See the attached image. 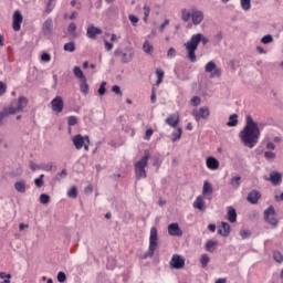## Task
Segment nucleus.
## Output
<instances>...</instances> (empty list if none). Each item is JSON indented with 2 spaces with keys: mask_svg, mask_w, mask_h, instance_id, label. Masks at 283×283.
Masks as SVG:
<instances>
[{
  "mask_svg": "<svg viewBox=\"0 0 283 283\" xmlns=\"http://www.w3.org/2000/svg\"><path fill=\"white\" fill-rule=\"evenodd\" d=\"M172 143H176V140H180L182 138V128H178L177 132L172 133Z\"/></svg>",
  "mask_w": 283,
  "mask_h": 283,
  "instance_id": "58836bf2",
  "label": "nucleus"
},
{
  "mask_svg": "<svg viewBox=\"0 0 283 283\" xmlns=\"http://www.w3.org/2000/svg\"><path fill=\"white\" fill-rule=\"evenodd\" d=\"M1 280H11L12 274H7L6 272H0Z\"/></svg>",
  "mask_w": 283,
  "mask_h": 283,
  "instance_id": "680f3d73",
  "label": "nucleus"
},
{
  "mask_svg": "<svg viewBox=\"0 0 283 283\" xmlns=\"http://www.w3.org/2000/svg\"><path fill=\"white\" fill-rule=\"evenodd\" d=\"M149 150L144 151V156L134 164L136 180L147 178V170L145 168L149 165Z\"/></svg>",
  "mask_w": 283,
  "mask_h": 283,
  "instance_id": "7ed1b4c3",
  "label": "nucleus"
},
{
  "mask_svg": "<svg viewBox=\"0 0 283 283\" xmlns=\"http://www.w3.org/2000/svg\"><path fill=\"white\" fill-rule=\"evenodd\" d=\"M275 208L273 206H270L266 210H264V220L268 222V224H271L272 227H277L279 221L275 217Z\"/></svg>",
  "mask_w": 283,
  "mask_h": 283,
  "instance_id": "6e6552de",
  "label": "nucleus"
},
{
  "mask_svg": "<svg viewBox=\"0 0 283 283\" xmlns=\"http://www.w3.org/2000/svg\"><path fill=\"white\" fill-rule=\"evenodd\" d=\"M156 249H158V229L153 227L150 229L149 250L144 254L143 260H147V258H154Z\"/></svg>",
  "mask_w": 283,
  "mask_h": 283,
  "instance_id": "20e7f679",
  "label": "nucleus"
},
{
  "mask_svg": "<svg viewBox=\"0 0 283 283\" xmlns=\"http://www.w3.org/2000/svg\"><path fill=\"white\" fill-rule=\"evenodd\" d=\"M67 281V275H65V272H59L57 273V282L63 283Z\"/></svg>",
  "mask_w": 283,
  "mask_h": 283,
  "instance_id": "de8ad7c7",
  "label": "nucleus"
},
{
  "mask_svg": "<svg viewBox=\"0 0 283 283\" xmlns=\"http://www.w3.org/2000/svg\"><path fill=\"white\" fill-rule=\"evenodd\" d=\"M73 74L74 76L80 78V81H87V77L85 76V74H83V71L78 66H75L73 69Z\"/></svg>",
  "mask_w": 283,
  "mask_h": 283,
  "instance_id": "cd10ccee",
  "label": "nucleus"
},
{
  "mask_svg": "<svg viewBox=\"0 0 283 283\" xmlns=\"http://www.w3.org/2000/svg\"><path fill=\"white\" fill-rule=\"evenodd\" d=\"M227 218L231 223L238 222V212L235 211V208H233L232 206L228 207Z\"/></svg>",
  "mask_w": 283,
  "mask_h": 283,
  "instance_id": "6ab92c4d",
  "label": "nucleus"
},
{
  "mask_svg": "<svg viewBox=\"0 0 283 283\" xmlns=\"http://www.w3.org/2000/svg\"><path fill=\"white\" fill-rule=\"evenodd\" d=\"M192 116L197 123H200L201 118L207 120V118L211 116V112H209V107L202 106L199 108V111H192Z\"/></svg>",
  "mask_w": 283,
  "mask_h": 283,
  "instance_id": "1a4fd4ad",
  "label": "nucleus"
},
{
  "mask_svg": "<svg viewBox=\"0 0 283 283\" xmlns=\"http://www.w3.org/2000/svg\"><path fill=\"white\" fill-rule=\"evenodd\" d=\"M154 136V129L148 128L145 133V140H149Z\"/></svg>",
  "mask_w": 283,
  "mask_h": 283,
  "instance_id": "bf43d9fd",
  "label": "nucleus"
},
{
  "mask_svg": "<svg viewBox=\"0 0 283 283\" xmlns=\"http://www.w3.org/2000/svg\"><path fill=\"white\" fill-rule=\"evenodd\" d=\"M241 180H242V177L241 176H237V177H232L230 179V185L233 189H238L241 185Z\"/></svg>",
  "mask_w": 283,
  "mask_h": 283,
  "instance_id": "c85d7f7f",
  "label": "nucleus"
},
{
  "mask_svg": "<svg viewBox=\"0 0 283 283\" xmlns=\"http://www.w3.org/2000/svg\"><path fill=\"white\" fill-rule=\"evenodd\" d=\"M67 123L70 127H74V125L78 123V118H76V116H70L67 118Z\"/></svg>",
  "mask_w": 283,
  "mask_h": 283,
  "instance_id": "49530a36",
  "label": "nucleus"
},
{
  "mask_svg": "<svg viewBox=\"0 0 283 283\" xmlns=\"http://www.w3.org/2000/svg\"><path fill=\"white\" fill-rule=\"evenodd\" d=\"M211 193H213V187H211V184L209 181H205L202 188V196H211Z\"/></svg>",
  "mask_w": 283,
  "mask_h": 283,
  "instance_id": "393cba45",
  "label": "nucleus"
},
{
  "mask_svg": "<svg viewBox=\"0 0 283 283\" xmlns=\"http://www.w3.org/2000/svg\"><path fill=\"white\" fill-rule=\"evenodd\" d=\"M191 19V12H189L187 9H181V21L185 23L189 22Z\"/></svg>",
  "mask_w": 283,
  "mask_h": 283,
  "instance_id": "72a5a7b5",
  "label": "nucleus"
},
{
  "mask_svg": "<svg viewBox=\"0 0 283 283\" xmlns=\"http://www.w3.org/2000/svg\"><path fill=\"white\" fill-rule=\"evenodd\" d=\"M67 32L76 36V23L71 22L67 28Z\"/></svg>",
  "mask_w": 283,
  "mask_h": 283,
  "instance_id": "c03bdc74",
  "label": "nucleus"
},
{
  "mask_svg": "<svg viewBox=\"0 0 283 283\" xmlns=\"http://www.w3.org/2000/svg\"><path fill=\"white\" fill-rule=\"evenodd\" d=\"M51 60H52V56L50 55V53H43L41 55V61H43L44 63H50Z\"/></svg>",
  "mask_w": 283,
  "mask_h": 283,
  "instance_id": "864d4df0",
  "label": "nucleus"
},
{
  "mask_svg": "<svg viewBox=\"0 0 283 283\" xmlns=\"http://www.w3.org/2000/svg\"><path fill=\"white\" fill-rule=\"evenodd\" d=\"M29 167L32 171H34L35 169H41V166L36 165L34 161H30Z\"/></svg>",
  "mask_w": 283,
  "mask_h": 283,
  "instance_id": "e2e57ef3",
  "label": "nucleus"
},
{
  "mask_svg": "<svg viewBox=\"0 0 283 283\" xmlns=\"http://www.w3.org/2000/svg\"><path fill=\"white\" fill-rule=\"evenodd\" d=\"M241 8L245 12H249L251 10V0H241Z\"/></svg>",
  "mask_w": 283,
  "mask_h": 283,
  "instance_id": "ea45409f",
  "label": "nucleus"
},
{
  "mask_svg": "<svg viewBox=\"0 0 283 283\" xmlns=\"http://www.w3.org/2000/svg\"><path fill=\"white\" fill-rule=\"evenodd\" d=\"M214 41L217 43H220V41H222V32H218L216 35H214Z\"/></svg>",
  "mask_w": 283,
  "mask_h": 283,
  "instance_id": "774afa93",
  "label": "nucleus"
},
{
  "mask_svg": "<svg viewBox=\"0 0 283 283\" xmlns=\"http://www.w3.org/2000/svg\"><path fill=\"white\" fill-rule=\"evenodd\" d=\"M7 90H8V85H6V83L3 82H0V96H3Z\"/></svg>",
  "mask_w": 283,
  "mask_h": 283,
  "instance_id": "13d9d810",
  "label": "nucleus"
},
{
  "mask_svg": "<svg viewBox=\"0 0 283 283\" xmlns=\"http://www.w3.org/2000/svg\"><path fill=\"white\" fill-rule=\"evenodd\" d=\"M205 70L208 74H211L212 78H216V76L220 78L222 76V69L218 67L213 61L208 62Z\"/></svg>",
  "mask_w": 283,
  "mask_h": 283,
  "instance_id": "0eeeda50",
  "label": "nucleus"
},
{
  "mask_svg": "<svg viewBox=\"0 0 283 283\" xmlns=\"http://www.w3.org/2000/svg\"><path fill=\"white\" fill-rule=\"evenodd\" d=\"M143 10H144V19H143V21H144V23H147V21H149V14H151V8H149L148 4H145Z\"/></svg>",
  "mask_w": 283,
  "mask_h": 283,
  "instance_id": "473e14b6",
  "label": "nucleus"
},
{
  "mask_svg": "<svg viewBox=\"0 0 283 283\" xmlns=\"http://www.w3.org/2000/svg\"><path fill=\"white\" fill-rule=\"evenodd\" d=\"M160 165H163V163L160 161V158L154 157L153 167H156V171H158V169H160Z\"/></svg>",
  "mask_w": 283,
  "mask_h": 283,
  "instance_id": "09e8293b",
  "label": "nucleus"
},
{
  "mask_svg": "<svg viewBox=\"0 0 283 283\" xmlns=\"http://www.w3.org/2000/svg\"><path fill=\"white\" fill-rule=\"evenodd\" d=\"M179 117L176 115H170L167 119H166V124L169 125L170 127H178V123H179Z\"/></svg>",
  "mask_w": 283,
  "mask_h": 283,
  "instance_id": "5701e85b",
  "label": "nucleus"
},
{
  "mask_svg": "<svg viewBox=\"0 0 283 283\" xmlns=\"http://www.w3.org/2000/svg\"><path fill=\"white\" fill-rule=\"evenodd\" d=\"M105 85H107L106 82H102V84L99 85V88H98L99 96H105V92H106Z\"/></svg>",
  "mask_w": 283,
  "mask_h": 283,
  "instance_id": "603ef678",
  "label": "nucleus"
},
{
  "mask_svg": "<svg viewBox=\"0 0 283 283\" xmlns=\"http://www.w3.org/2000/svg\"><path fill=\"white\" fill-rule=\"evenodd\" d=\"M112 92H114L115 94H117L118 96H123V92L120 91V86L118 85H114L112 87Z\"/></svg>",
  "mask_w": 283,
  "mask_h": 283,
  "instance_id": "4d7b16f0",
  "label": "nucleus"
},
{
  "mask_svg": "<svg viewBox=\"0 0 283 283\" xmlns=\"http://www.w3.org/2000/svg\"><path fill=\"white\" fill-rule=\"evenodd\" d=\"M200 42L202 45H207L209 43V40L205 34L197 33L193 34L188 42H186L184 45L186 48V51L188 52V59L190 63H196L198 61V57L196 56V51L198 50V45H200Z\"/></svg>",
  "mask_w": 283,
  "mask_h": 283,
  "instance_id": "f03ea898",
  "label": "nucleus"
},
{
  "mask_svg": "<svg viewBox=\"0 0 283 283\" xmlns=\"http://www.w3.org/2000/svg\"><path fill=\"white\" fill-rule=\"evenodd\" d=\"M12 113H10V108H4L0 112V127L3 125V118H8Z\"/></svg>",
  "mask_w": 283,
  "mask_h": 283,
  "instance_id": "f704fd0d",
  "label": "nucleus"
},
{
  "mask_svg": "<svg viewBox=\"0 0 283 283\" xmlns=\"http://www.w3.org/2000/svg\"><path fill=\"white\" fill-rule=\"evenodd\" d=\"M104 45H105V50H106L107 52L112 51V49L114 48V44L111 43V42L107 41V40H104Z\"/></svg>",
  "mask_w": 283,
  "mask_h": 283,
  "instance_id": "052dcab7",
  "label": "nucleus"
},
{
  "mask_svg": "<svg viewBox=\"0 0 283 283\" xmlns=\"http://www.w3.org/2000/svg\"><path fill=\"white\" fill-rule=\"evenodd\" d=\"M169 264L172 269H185V260L179 254H174Z\"/></svg>",
  "mask_w": 283,
  "mask_h": 283,
  "instance_id": "2eb2a0df",
  "label": "nucleus"
},
{
  "mask_svg": "<svg viewBox=\"0 0 283 283\" xmlns=\"http://www.w3.org/2000/svg\"><path fill=\"white\" fill-rule=\"evenodd\" d=\"M240 235H241L242 240H247V238H251V231H249V230H241L240 231Z\"/></svg>",
  "mask_w": 283,
  "mask_h": 283,
  "instance_id": "3c124183",
  "label": "nucleus"
},
{
  "mask_svg": "<svg viewBox=\"0 0 283 283\" xmlns=\"http://www.w3.org/2000/svg\"><path fill=\"white\" fill-rule=\"evenodd\" d=\"M238 125V114H232L229 116V120L227 123L228 127H235Z\"/></svg>",
  "mask_w": 283,
  "mask_h": 283,
  "instance_id": "c756f323",
  "label": "nucleus"
},
{
  "mask_svg": "<svg viewBox=\"0 0 283 283\" xmlns=\"http://www.w3.org/2000/svg\"><path fill=\"white\" fill-rule=\"evenodd\" d=\"M219 235L223 238H229L231 234V226L224 221L221 222V229L218 230Z\"/></svg>",
  "mask_w": 283,
  "mask_h": 283,
  "instance_id": "a211bd4d",
  "label": "nucleus"
},
{
  "mask_svg": "<svg viewBox=\"0 0 283 283\" xmlns=\"http://www.w3.org/2000/svg\"><path fill=\"white\" fill-rule=\"evenodd\" d=\"M150 103H156V88L153 87L150 95Z\"/></svg>",
  "mask_w": 283,
  "mask_h": 283,
  "instance_id": "69168bd1",
  "label": "nucleus"
},
{
  "mask_svg": "<svg viewBox=\"0 0 283 283\" xmlns=\"http://www.w3.org/2000/svg\"><path fill=\"white\" fill-rule=\"evenodd\" d=\"M192 206L195 209H198L199 211H205V200H202L200 196L197 197Z\"/></svg>",
  "mask_w": 283,
  "mask_h": 283,
  "instance_id": "a878e982",
  "label": "nucleus"
},
{
  "mask_svg": "<svg viewBox=\"0 0 283 283\" xmlns=\"http://www.w3.org/2000/svg\"><path fill=\"white\" fill-rule=\"evenodd\" d=\"M98 34H103V30H101V28H96V27H94V24H91L87 28L86 36L88 39H96V36H98Z\"/></svg>",
  "mask_w": 283,
  "mask_h": 283,
  "instance_id": "f3484780",
  "label": "nucleus"
},
{
  "mask_svg": "<svg viewBox=\"0 0 283 283\" xmlns=\"http://www.w3.org/2000/svg\"><path fill=\"white\" fill-rule=\"evenodd\" d=\"M156 74L158 78H165V71L163 69H156Z\"/></svg>",
  "mask_w": 283,
  "mask_h": 283,
  "instance_id": "0e129e2a",
  "label": "nucleus"
},
{
  "mask_svg": "<svg viewBox=\"0 0 283 283\" xmlns=\"http://www.w3.org/2000/svg\"><path fill=\"white\" fill-rule=\"evenodd\" d=\"M206 165L208 169H219L220 168V161H218L214 157H208L206 160Z\"/></svg>",
  "mask_w": 283,
  "mask_h": 283,
  "instance_id": "aec40b11",
  "label": "nucleus"
},
{
  "mask_svg": "<svg viewBox=\"0 0 283 283\" xmlns=\"http://www.w3.org/2000/svg\"><path fill=\"white\" fill-rule=\"evenodd\" d=\"M23 23V14H21V11L15 10L13 13V20H12V29L14 32H19L21 30V24Z\"/></svg>",
  "mask_w": 283,
  "mask_h": 283,
  "instance_id": "9b49d317",
  "label": "nucleus"
},
{
  "mask_svg": "<svg viewBox=\"0 0 283 283\" xmlns=\"http://www.w3.org/2000/svg\"><path fill=\"white\" fill-rule=\"evenodd\" d=\"M25 180H20L14 184V189L18 193H25Z\"/></svg>",
  "mask_w": 283,
  "mask_h": 283,
  "instance_id": "b1692460",
  "label": "nucleus"
},
{
  "mask_svg": "<svg viewBox=\"0 0 283 283\" xmlns=\"http://www.w3.org/2000/svg\"><path fill=\"white\" fill-rule=\"evenodd\" d=\"M266 180H271L272 185L277 186L280 182H282V174L273 171L270 174V178Z\"/></svg>",
  "mask_w": 283,
  "mask_h": 283,
  "instance_id": "412c9836",
  "label": "nucleus"
},
{
  "mask_svg": "<svg viewBox=\"0 0 283 283\" xmlns=\"http://www.w3.org/2000/svg\"><path fill=\"white\" fill-rule=\"evenodd\" d=\"M216 247H218V241L208 240L206 243V251L213 253V251H216Z\"/></svg>",
  "mask_w": 283,
  "mask_h": 283,
  "instance_id": "bb28decb",
  "label": "nucleus"
},
{
  "mask_svg": "<svg viewBox=\"0 0 283 283\" xmlns=\"http://www.w3.org/2000/svg\"><path fill=\"white\" fill-rule=\"evenodd\" d=\"M247 200L248 202H251V205H258V200H260V193L258 190H252L249 192Z\"/></svg>",
  "mask_w": 283,
  "mask_h": 283,
  "instance_id": "4be33fe9",
  "label": "nucleus"
},
{
  "mask_svg": "<svg viewBox=\"0 0 283 283\" xmlns=\"http://www.w3.org/2000/svg\"><path fill=\"white\" fill-rule=\"evenodd\" d=\"M143 50L146 54H154V45L149 41L144 42Z\"/></svg>",
  "mask_w": 283,
  "mask_h": 283,
  "instance_id": "7c9ffc66",
  "label": "nucleus"
},
{
  "mask_svg": "<svg viewBox=\"0 0 283 283\" xmlns=\"http://www.w3.org/2000/svg\"><path fill=\"white\" fill-rule=\"evenodd\" d=\"M209 262H210L209 254H202L200 256V264H201L202 269H207Z\"/></svg>",
  "mask_w": 283,
  "mask_h": 283,
  "instance_id": "c9c22d12",
  "label": "nucleus"
},
{
  "mask_svg": "<svg viewBox=\"0 0 283 283\" xmlns=\"http://www.w3.org/2000/svg\"><path fill=\"white\" fill-rule=\"evenodd\" d=\"M264 158H266V160H273L275 158V153H273V151H265L264 153Z\"/></svg>",
  "mask_w": 283,
  "mask_h": 283,
  "instance_id": "6e6d98bb",
  "label": "nucleus"
},
{
  "mask_svg": "<svg viewBox=\"0 0 283 283\" xmlns=\"http://www.w3.org/2000/svg\"><path fill=\"white\" fill-rule=\"evenodd\" d=\"M76 44L74 42H67L64 44V52H75Z\"/></svg>",
  "mask_w": 283,
  "mask_h": 283,
  "instance_id": "e433bc0d",
  "label": "nucleus"
},
{
  "mask_svg": "<svg viewBox=\"0 0 283 283\" xmlns=\"http://www.w3.org/2000/svg\"><path fill=\"white\" fill-rule=\"evenodd\" d=\"M73 145L75 149H85V151H90V136L77 134L73 138Z\"/></svg>",
  "mask_w": 283,
  "mask_h": 283,
  "instance_id": "423d86ee",
  "label": "nucleus"
},
{
  "mask_svg": "<svg viewBox=\"0 0 283 283\" xmlns=\"http://www.w3.org/2000/svg\"><path fill=\"white\" fill-rule=\"evenodd\" d=\"M200 103H201L200 96H193L191 98V104L193 105V107H198V105H200Z\"/></svg>",
  "mask_w": 283,
  "mask_h": 283,
  "instance_id": "5fc2aeb1",
  "label": "nucleus"
},
{
  "mask_svg": "<svg viewBox=\"0 0 283 283\" xmlns=\"http://www.w3.org/2000/svg\"><path fill=\"white\" fill-rule=\"evenodd\" d=\"M114 54L120 59V63H132V61H134V56H136V52L132 46L125 48L124 50L116 49Z\"/></svg>",
  "mask_w": 283,
  "mask_h": 283,
  "instance_id": "39448f33",
  "label": "nucleus"
},
{
  "mask_svg": "<svg viewBox=\"0 0 283 283\" xmlns=\"http://www.w3.org/2000/svg\"><path fill=\"white\" fill-rule=\"evenodd\" d=\"M191 20L193 25H200L205 21V12L196 8L191 9Z\"/></svg>",
  "mask_w": 283,
  "mask_h": 283,
  "instance_id": "ddd939ff",
  "label": "nucleus"
},
{
  "mask_svg": "<svg viewBox=\"0 0 283 283\" xmlns=\"http://www.w3.org/2000/svg\"><path fill=\"white\" fill-rule=\"evenodd\" d=\"M40 202L42 205H48L50 202V195L42 193L40 196Z\"/></svg>",
  "mask_w": 283,
  "mask_h": 283,
  "instance_id": "a18cd8bd",
  "label": "nucleus"
},
{
  "mask_svg": "<svg viewBox=\"0 0 283 283\" xmlns=\"http://www.w3.org/2000/svg\"><path fill=\"white\" fill-rule=\"evenodd\" d=\"M43 178H45V175H40L39 178L34 179V185L39 189H41V187H43Z\"/></svg>",
  "mask_w": 283,
  "mask_h": 283,
  "instance_id": "37998d69",
  "label": "nucleus"
},
{
  "mask_svg": "<svg viewBox=\"0 0 283 283\" xmlns=\"http://www.w3.org/2000/svg\"><path fill=\"white\" fill-rule=\"evenodd\" d=\"M25 107H28V97L22 95L18 98L17 107L10 106L9 111L10 114H17V112H23Z\"/></svg>",
  "mask_w": 283,
  "mask_h": 283,
  "instance_id": "9d476101",
  "label": "nucleus"
},
{
  "mask_svg": "<svg viewBox=\"0 0 283 283\" xmlns=\"http://www.w3.org/2000/svg\"><path fill=\"white\" fill-rule=\"evenodd\" d=\"M168 233L175 238H182V229L177 222L168 226Z\"/></svg>",
  "mask_w": 283,
  "mask_h": 283,
  "instance_id": "dca6fc26",
  "label": "nucleus"
},
{
  "mask_svg": "<svg viewBox=\"0 0 283 283\" xmlns=\"http://www.w3.org/2000/svg\"><path fill=\"white\" fill-rule=\"evenodd\" d=\"M273 258H274L275 262H277L279 264H282V262H283L282 252H280V251H274Z\"/></svg>",
  "mask_w": 283,
  "mask_h": 283,
  "instance_id": "a19ab883",
  "label": "nucleus"
},
{
  "mask_svg": "<svg viewBox=\"0 0 283 283\" xmlns=\"http://www.w3.org/2000/svg\"><path fill=\"white\" fill-rule=\"evenodd\" d=\"M167 56L174 57L176 56V49L170 48L167 52Z\"/></svg>",
  "mask_w": 283,
  "mask_h": 283,
  "instance_id": "338daca9",
  "label": "nucleus"
},
{
  "mask_svg": "<svg viewBox=\"0 0 283 283\" xmlns=\"http://www.w3.org/2000/svg\"><path fill=\"white\" fill-rule=\"evenodd\" d=\"M261 130L260 126H258V122L253 120L251 115H247L245 117V126L240 130L239 138L249 149H253L258 143H260Z\"/></svg>",
  "mask_w": 283,
  "mask_h": 283,
  "instance_id": "f257e3e1",
  "label": "nucleus"
},
{
  "mask_svg": "<svg viewBox=\"0 0 283 283\" xmlns=\"http://www.w3.org/2000/svg\"><path fill=\"white\" fill-rule=\"evenodd\" d=\"M69 198L76 199L78 197V189L76 186H73L69 191H67Z\"/></svg>",
  "mask_w": 283,
  "mask_h": 283,
  "instance_id": "4c0bfd02",
  "label": "nucleus"
},
{
  "mask_svg": "<svg viewBox=\"0 0 283 283\" xmlns=\"http://www.w3.org/2000/svg\"><path fill=\"white\" fill-rule=\"evenodd\" d=\"M64 105L65 104L63 103V97L59 95L51 101L52 111L56 112L57 114H61V112H63Z\"/></svg>",
  "mask_w": 283,
  "mask_h": 283,
  "instance_id": "4468645a",
  "label": "nucleus"
},
{
  "mask_svg": "<svg viewBox=\"0 0 283 283\" xmlns=\"http://www.w3.org/2000/svg\"><path fill=\"white\" fill-rule=\"evenodd\" d=\"M53 31H54V22L52 21V18H48L42 24V32L44 36L50 39V36H52Z\"/></svg>",
  "mask_w": 283,
  "mask_h": 283,
  "instance_id": "f8f14e48",
  "label": "nucleus"
},
{
  "mask_svg": "<svg viewBox=\"0 0 283 283\" xmlns=\"http://www.w3.org/2000/svg\"><path fill=\"white\" fill-rule=\"evenodd\" d=\"M261 43H263L264 45H269V43H273V35L271 34L264 35L261 39Z\"/></svg>",
  "mask_w": 283,
  "mask_h": 283,
  "instance_id": "79ce46f5",
  "label": "nucleus"
},
{
  "mask_svg": "<svg viewBox=\"0 0 283 283\" xmlns=\"http://www.w3.org/2000/svg\"><path fill=\"white\" fill-rule=\"evenodd\" d=\"M80 91L82 92V94H90V85L87 84V81H81Z\"/></svg>",
  "mask_w": 283,
  "mask_h": 283,
  "instance_id": "2f4dec72",
  "label": "nucleus"
},
{
  "mask_svg": "<svg viewBox=\"0 0 283 283\" xmlns=\"http://www.w3.org/2000/svg\"><path fill=\"white\" fill-rule=\"evenodd\" d=\"M128 19L132 23V25H134L136 28V25H138V17L134 15V14H129Z\"/></svg>",
  "mask_w": 283,
  "mask_h": 283,
  "instance_id": "8fccbe9b",
  "label": "nucleus"
}]
</instances>
